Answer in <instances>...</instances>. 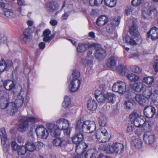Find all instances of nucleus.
<instances>
[{
  "label": "nucleus",
  "instance_id": "obj_1",
  "mask_svg": "<svg viewBox=\"0 0 158 158\" xmlns=\"http://www.w3.org/2000/svg\"><path fill=\"white\" fill-rule=\"evenodd\" d=\"M69 121L64 118H61L56 122V125L53 123H48L46 127L52 136L57 137L60 135V130H64L65 136L68 137L70 135L71 128L69 127Z\"/></svg>",
  "mask_w": 158,
  "mask_h": 158
},
{
  "label": "nucleus",
  "instance_id": "obj_2",
  "mask_svg": "<svg viewBox=\"0 0 158 158\" xmlns=\"http://www.w3.org/2000/svg\"><path fill=\"white\" fill-rule=\"evenodd\" d=\"M76 131H82L85 133H92L96 129V125L93 121L87 120L84 121L80 118L77 121L76 127Z\"/></svg>",
  "mask_w": 158,
  "mask_h": 158
},
{
  "label": "nucleus",
  "instance_id": "obj_3",
  "mask_svg": "<svg viewBox=\"0 0 158 158\" xmlns=\"http://www.w3.org/2000/svg\"><path fill=\"white\" fill-rule=\"evenodd\" d=\"M99 123L100 126L102 127L97 131L96 138L100 142H106L108 140L109 134L105 127L106 124V118L105 117L101 116L99 117Z\"/></svg>",
  "mask_w": 158,
  "mask_h": 158
},
{
  "label": "nucleus",
  "instance_id": "obj_4",
  "mask_svg": "<svg viewBox=\"0 0 158 158\" xmlns=\"http://www.w3.org/2000/svg\"><path fill=\"white\" fill-rule=\"evenodd\" d=\"M38 121L37 118L34 117H27L22 116L19 119V123L18 130L21 132H24L28 129L29 122L36 123Z\"/></svg>",
  "mask_w": 158,
  "mask_h": 158
},
{
  "label": "nucleus",
  "instance_id": "obj_5",
  "mask_svg": "<svg viewBox=\"0 0 158 158\" xmlns=\"http://www.w3.org/2000/svg\"><path fill=\"white\" fill-rule=\"evenodd\" d=\"M15 106L13 102H9L8 98L5 96L0 98V108L2 109L7 108V112L11 115L14 114L15 110Z\"/></svg>",
  "mask_w": 158,
  "mask_h": 158
},
{
  "label": "nucleus",
  "instance_id": "obj_6",
  "mask_svg": "<svg viewBox=\"0 0 158 158\" xmlns=\"http://www.w3.org/2000/svg\"><path fill=\"white\" fill-rule=\"evenodd\" d=\"M142 15L145 18H154L157 15L156 8L153 6H147L143 8L142 10Z\"/></svg>",
  "mask_w": 158,
  "mask_h": 158
},
{
  "label": "nucleus",
  "instance_id": "obj_7",
  "mask_svg": "<svg viewBox=\"0 0 158 158\" xmlns=\"http://www.w3.org/2000/svg\"><path fill=\"white\" fill-rule=\"evenodd\" d=\"M37 136L43 139H46L48 135L47 130L42 125L38 126L35 129Z\"/></svg>",
  "mask_w": 158,
  "mask_h": 158
},
{
  "label": "nucleus",
  "instance_id": "obj_8",
  "mask_svg": "<svg viewBox=\"0 0 158 158\" xmlns=\"http://www.w3.org/2000/svg\"><path fill=\"white\" fill-rule=\"evenodd\" d=\"M81 83V82L79 79H72L69 86V90L72 92L77 91L80 87Z\"/></svg>",
  "mask_w": 158,
  "mask_h": 158
},
{
  "label": "nucleus",
  "instance_id": "obj_9",
  "mask_svg": "<svg viewBox=\"0 0 158 158\" xmlns=\"http://www.w3.org/2000/svg\"><path fill=\"white\" fill-rule=\"evenodd\" d=\"M52 143L54 146L59 148L65 146L68 143L67 140L62 138L55 139L52 140Z\"/></svg>",
  "mask_w": 158,
  "mask_h": 158
},
{
  "label": "nucleus",
  "instance_id": "obj_10",
  "mask_svg": "<svg viewBox=\"0 0 158 158\" xmlns=\"http://www.w3.org/2000/svg\"><path fill=\"white\" fill-rule=\"evenodd\" d=\"M92 53V51H89L87 53L86 58L82 60V63L84 66H87L93 63L94 57Z\"/></svg>",
  "mask_w": 158,
  "mask_h": 158
},
{
  "label": "nucleus",
  "instance_id": "obj_11",
  "mask_svg": "<svg viewBox=\"0 0 158 158\" xmlns=\"http://www.w3.org/2000/svg\"><path fill=\"white\" fill-rule=\"evenodd\" d=\"M154 135L150 131L146 132L144 135V139L147 144H152L155 141Z\"/></svg>",
  "mask_w": 158,
  "mask_h": 158
},
{
  "label": "nucleus",
  "instance_id": "obj_12",
  "mask_svg": "<svg viewBox=\"0 0 158 158\" xmlns=\"http://www.w3.org/2000/svg\"><path fill=\"white\" fill-rule=\"evenodd\" d=\"M75 152L77 153V155H80L81 154L85 152L88 147V145L85 143H80L76 144Z\"/></svg>",
  "mask_w": 158,
  "mask_h": 158
},
{
  "label": "nucleus",
  "instance_id": "obj_13",
  "mask_svg": "<svg viewBox=\"0 0 158 158\" xmlns=\"http://www.w3.org/2000/svg\"><path fill=\"white\" fill-rule=\"evenodd\" d=\"M33 28V27H28L25 30L23 33V35L21 38L23 41L26 42L31 38V33Z\"/></svg>",
  "mask_w": 158,
  "mask_h": 158
},
{
  "label": "nucleus",
  "instance_id": "obj_14",
  "mask_svg": "<svg viewBox=\"0 0 158 158\" xmlns=\"http://www.w3.org/2000/svg\"><path fill=\"white\" fill-rule=\"evenodd\" d=\"M156 113V110L154 107L151 106H146L144 110L145 115L147 118L152 117Z\"/></svg>",
  "mask_w": 158,
  "mask_h": 158
},
{
  "label": "nucleus",
  "instance_id": "obj_15",
  "mask_svg": "<svg viewBox=\"0 0 158 158\" xmlns=\"http://www.w3.org/2000/svg\"><path fill=\"white\" fill-rule=\"evenodd\" d=\"M147 36L154 40L158 38V28L154 27L151 28L147 33Z\"/></svg>",
  "mask_w": 158,
  "mask_h": 158
},
{
  "label": "nucleus",
  "instance_id": "obj_16",
  "mask_svg": "<svg viewBox=\"0 0 158 158\" xmlns=\"http://www.w3.org/2000/svg\"><path fill=\"white\" fill-rule=\"evenodd\" d=\"M21 94V93H19V94L15 102L14 103L15 108V111H14V114L17 111V108L21 107L24 102V98Z\"/></svg>",
  "mask_w": 158,
  "mask_h": 158
},
{
  "label": "nucleus",
  "instance_id": "obj_17",
  "mask_svg": "<svg viewBox=\"0 0 158 158\" xmlns=\"http://www.w3.org/2000/svg\"><path fill=\"white\" fill-rule=\"evenodd\" d=\"M135 98L136 102L140 105L144 106L149 102V101L146 99L141 94H136Z\"/></svg>",
  "mask_w": 158,
  "mask_h": 158
},
{
  "label": "nucleus",
  "instance_id": "obj_18",
  "mask_svg": "<svg viewBox=\"0 0 158 158\" xmlns=\"http://www.w3.org/2000/svg\"><path fill=\"white\" fill-rule=\"evenodd\" d=\"M102 150L108 154H113L115 153L114 144L112 145L109 144H105L101 147Z\"/></svg>",
  "mask_w": 158,
  "mask_h": 158
},
{
  "label": "nucleus",
  "instance_id": "obj_19",
  "mask_svg": "<svg viewBox=\"0 0 158 158\" xmlns=\"http://www.w3.org/2000/svg\"><path fill=\"white\" fill-rule=\"evenodd\" d=\"M94 46V44L89 45L86 43H79L77 48V50L78 52H83L85 51L88 48Z\"/></svg>",
  "mask_w": 158,
  "mask_h": 158
},
{
  "label": "nucleus",
  "instance_id": "obj_20",
  "mask_svg": "<svg viewBox=\"0 0 158 158\" xmlns=\"http://www.w3.org/2000/svg\"><path fill=\"white\" fill-rule=\"evenodd\" d=\"M106 55L105 51L102 48H99L96 50L95 53V56L96 58L99 60L104 59Z\"/></svg>",
  "mask_w": 158,
  "mask_h": 158
},
{
  "label": "nucleus",
  "instance_id": "obj_21",
  "mask_svg": "<svg viewBox=\"0 0 158 158\" xmlns=\"http://www.w3.org/2000/svg\"><path fill=\"white\" fill-rule=\"evenodd\" d=\"M83 137L82 134L79 132L76 133L74 135L72 138V140L73 143L76 144L81 143L82 141Z\"/></svg>",
  "mask_w": 158,
  "mask_h": 158
},
{
  "label": "nucleus",
  "instance_id": "obj_22",
  "mask_svg": "<svg viewBox=\"0 0 158 158\" xmlns=\"http://www.w3.org/2000/svg\"><path fill=\"white\" fill-rule=\"evenodd\" d=\"M27 150L32 152L35 150V142L33 140H28L25 143Z\"/></svg>",
  "mask_w": 158,
  "mask_h": 158
},
{
  "label": "nucleus",
  "instance_id": "obj_23",
  "mask_svg": "<svg viewBox=\"0 0 158 158\" xmlns=\"http://www.w3.org/2000/svg\"><path fill=\"white\" fill-rule=\"evenodd\" d=\"M129 32L133 38H136L139 35V32L137 30V27L135 23H133L132 25L129 28Z\"/></svg>",
  "mask_w": 158,
  "mask_h": 158
},
{
  "label": "nucleus",
  "instance_id": "obj_24",
  "mask_svg": "<svg viewBox=\"0 0 158 158\" xmlns=\"http://www.w3.org/2000/svg\"><path fill=\"white\" fill-rule=\"evenodd\" d=\"M116 97L115 95L111 93H108L105 95V99L109 103H113L115 101Z\"/></svg>",
  "mask_w": 158,
  "mask_h": 158
},
{
  "label": "nucleus",
  "instance_id": "obj_25",
  "mask_svg": "<svg viewBox=\"0 0 158 158\" xmlns=\"http://www.w3.org/2000/svg\"><path fill=\"white\" fill-rule=\"evenodd\" d=\"M108 19L106 16L102 15L100 16L97 20L96 23L99 26H102L106 24L108 22Z\"/></svg>",
  "mask_w": 158,
  "mask_h": 158
},
{
  "label": "nucleus",
  "instance_id": "obj_26",
  "mask_svg": "<svg viewBox=\"0 0 158 158\" xmlns=\"http://www.w3.org/2000/svg\"><path fill=\"white\" fill-rule=\"evenodd\" d=\"M3 86L5 88L8 90L13 89L15 88L14 82L11 81H6L4 82Z\"/></svg>",
  "mask_w": 158,
  "mask_h": 158
},
{
  "label": "nucleus",
  "instance_id": "obj_27",
  "mask_svg": "<svg viewBox=\"0 0 158 158\" xmlns=\"http://www.w3.org/2000/svg\"><path fill=\"white\" fill-rule=\"evenodd\" d=\"M92 150L88 151L86 152L81 154L80 155H77L74 158H88L89 156L90 158H95L94 156V154L92 152Z\"/></svg>",
  "mask_w": 158,
  "mask_h": 158
},
{
  "label": "nucleus",
  "instance_id": "obj_28",
  "mask_svg": "<svg viewBox=\"0 0 158 158\" xmlns=\"http://www.w3.org/2000/svg\"><path fill=\"white\" fill-rule=\"evenodd\" d=\"M97 106V103L94 100H89L87 101V108L91 111L96 110Z\"/></svg>",
  "mask_w": 158,
  "mask_h": 158
},
{
  "label": "nucleus",
  "instance_id": "obj_29",
  "mask_svg": "<svg viewBox=\"0 0 158 158\" xmlns=\"http://www.w3.org/2000/svg\"><path fill=\"white\" fill-rule=\"evenodd\" d=\"M13 63L11 61H9L7 64L5 61L3 60L0 62V73L3 72L6 67L12 65Z\"/></svg>",
  "mask_w": 158,
  "mask_h": 158
},
{
  "label": "nucleus",
  "instance_id": "obj_30",
  "mask_svg": "<svg viewBox=\"0 0 158 158\" xmlns=\"http://www.w3.org/2000/svg\"><path fill=\"white\" fill-rule=\"evenodd\" d=\"M131 144L136 148L139 149L142 147L143 143L140 139L137 138L132 139Z\"/></svg>",
  "mask_w": 158,
  "mask_h": 158
},
{
  "label": "nucleus",
  "instance_id": "obj_31",
  "mask_svg": "<svg viewBox=\"0 0 158 158\" xmlns=\"http://www.w3.org/2000/svg\"><path fill=\"white\" fill-rule=\"evenodd\" d=\"M117 70L118 73L121 75H124L128 73L129 70L125 66L119 65L117 67Z\"/></svg>",
  "mask_w": 158,
  "mask_h": 158
},
{
  "label": "nucleus",
  "instance_id": "obj_32",
  "mask_svg": "<svg viewBox=\"0 0 158 158\" xmlns=\"http://www.w3.org/2000/svg\"><path fill=\"white\" fill-rule=\"evenodd\" d=\"M49 10L50 12H54L56 10H58L59 8V5L56 2L52 1L49 6Z\"/></svg>",
  "mask_w": 158,
  "mask_h": 158
},
{
  "label": "nucleus",
  "instance_id": "obj_33",
  "mask_svg": "<svg viewBox=\"0 0 158 158\" xmlns=\"http://www.w3.org/2000/svg\"><path fill=\"white\" fill-rule=\"evenodd\" d=\"M152 89L150 88L147 87L143 92L142 95L146 99L149 101V99L152 94Z\"/></svg>",
  "mask_w": 158,
  "mask_h": 158
},
{
  "label": "nucleus",
  "instance_id": "obj_34",
  "mask_svg": "<svg viewBox=\"0 0 158 158\" xmlns=\"http://www.w3.org/2000/svg\"><path fill=\"white\" fill-rule=\"evenodd\" d=\"M115 152L120 153L124 151L123 145L120 143H115L114 144Z\"/></svg>",
  "mask_w": 158,
  "mask_h": 158
},
{
  "label": "nucleus",
  "instance_id": "obj_35",
  "mask_svg": "<svg viewBox=\"0 0 158 158\" xmlns=\"http://www.w3.org/2000/svg\"><path fill=\"white\" fill-rule=\"evenodd\" d=\"M127 77L130 81L134 82L138 81L139 78V76L132 73L127 74Z\"/></svg>",
  "mask_w": 158,
  "mask_h": 158
},
{
  "label": "nucleus",
  "instance_id": "obj_36",
  "mask_svg": "<svg viewBox=\"0 0 158 158\" xmlns=\"http://www.w3.org/2000/svg\"><path fill=\"white\" fill-rule=\"evenodd\" d=\"M143 85L141 82L135 83L132 87V89L135 91L140 92L143 88Z\"/></svg>",
  "mask_w": 158,
  "mask_h": 158
},
{
  "label": "nucleus",
  "instance_id": "obj_37",
  "mask_svg": "<svg viewBox=\"0 0 158 158\" xmlns=\"http://www.w3.org/2000/svg\"><path fill=\"white\" fill-rule=\"evenodd\" d=\"M143 83H145L149 87L152 85L154 82V79L152 77H144L143 80Z\"/></svg>",
  "mask_w": 158,
  "mask_h": 158
},
{
  "label": "nucleus",
  "instance_id": "obj_38",
  "mask_svg": "<svg viewBox=\"0 0 158 158\" xmlns=\"http://www.w3.org/2000/svg\"><path fill=\"white\" fill-rule=\"evenodd\" d=\"M116 58L114 56L111 57L107 60V65L110 68L115 66L116 64Z\"/></svg>",
  "mask_w": 158,
  "mask_h": 158
},
{
  "label": "nucleus",
  "instance_id": "obj_39",
  "mask_svg": "<svg viewBox=\"0 0 158 158\" xmlns=\"http://www.w3.org/2000/svg\"><path fill=\"white\" fill-rule=\"evenodd\" d=\"M4 15L7 17L11 18L15 17V15L13 11L10 9H7L4 12Z\"/></svg>",
  "mask_w": 158,
  "mask_h": 158
},
{
  "label": "nucleus",
  "instance_id": "obj_40",
  "mask_svg": "<svg viewBox=\"0 0 158 158\" xmlns=\"http://www.w3.org/2000/svg\"><path fill=\"white\" fill-rule=\"evenodd\" d=\"M126 91V83L120 81V85L119 89L118 90V93L120 94H124Z\"/></svg>",
  "mask_w": 158,
  "mask_h": 158
},
{
  "label": "nucleus",
  "instance_id": "obj_41",
  "mask_svg": "<svg viewBox=\"0 0 158 158\" xmlns=\"http://www.w3.org/2000/svg\"><path fill=\"white\" fill-rule=\"evenodd\" d=\"M130 69L132 72L137 73H140L142 70L141 68L136 65L131 66Z\"/></svg>",
  "mask_w": 158,
  "mask_h": 158
},
{
  "label": "nucleus",
  "instance_id": "obj_42",
  "mask_svg": "<svg viewBox=\"0 0 158 158\" xmlns=\"http://www.w3.org/2000/svg\"><path fill=\"white\" fill-rule=\"evenodd\" d=\"M70 98L68 96H65L64 98V100L62 103V106L64 108L68 107L70 104Z\"/></svg>",
  "mask_w": 158,
  "mask_h": 158
},
{
  "label": "nucleus",
  "instance_id": "obj_43",
  "mask_svg": "<svg viewBox=\"0 0 158 158\" xmlns=\"http://www.w3.org/2000/svg\"><path fill=\"white\" fill-rule=\"evenodd\" d=\"M27 151V150L26 149V146H20L18 148L16 152H17L19 155H24L26 153Z\"/></svg>",
  "mask_w": 158,
  "mask_h": 158
},
{
  "label": "nucleus",
  "instance_id": "obj_44",
  "mask_svg": "<svg viewBox=\"0 0 158 158\" xmlns=\"http://www.w3.org/2000/svg\"><path fill=\"white\" fill-rule=\"evenodd\" d=\"M51 33V31L48 29H47L45 30L43 33V35H44V38L43 40L44 42H47L48 40V39L49 36V35Z\"/></svg>",
  "mask_w": 158,
  "mask_h": 158
},
{
  "label": "nucleus",
  "instance_id": "obj_45",
  "mask_svg": "<svg viewBox=\"0 0 158 158\" xmlns=\"http://www.w3.org/2000/svg\"><path fill=\"white\" fill-rule=\"evenodd\" d=\"M152 99L154 103H157V107L158 108V90H154L152 97Z\"/></svg>",
  "mask_w": 158,
  "mask_h": 158
},
{
  "label": "nucleus",
  "instance_id": "obj_46",
  "mask_svg": "<svg viewBox=\"0 0 158 158\" xmlns=\"http://www.w3.org/2000/svg\"><path fill=\"white\" fill-rule=\"evenodd\" d=\"M104 1L106 5L110 7H113L116 4V0H104Z\"/></svg>",
  "mask_w": 158,
  "mask_h": 158
},
{
  "label": "nucleus",
  "instance_id": "obj_47",
  "mask_svg": "<svg viewBox=\"0 0 158 158\" xmlns=\"http://www.w3.org/2000/svg\"><path fill=\"white\" fill-rule=\"evenodd\" d=\"M10 147L14 151H16L20 146L15 141H12L10 142Z\"/></svg>",
  "mask_w": 158,
  "mask_h": 158
},
{
  "label": "nucleus",
  "instance_id": "obj_48",
  "mask_svg": "<svg viewBox=\"0 0 158 158\" xmlns=\"http://www.w3.org/2000/svg\"><path fill=\"white\" fill-rule=\"evenodd\" d=\"M103 1V0H89V2L91 5L97 6L101 4Z\"/></svg>",
  "mask_w": 158,
  "mask_h": 158
},
{
  "label": "nucleus",
  "instance_id": "obj_49",
  "mask_svg": "<svg viewBox=\"0 0 158 158\" xmlns=\"http://www.w3.org/2000/svg\"><path fill=\"white\" fill-rule=\"evenodd\" d=\"M140 126L139 127H145L147 124L148 122L146 121V119L144 117L141 116L140 119H139Z\"/></svg>",
  "mask_w": 158,
  "mask_h": 158
},
{
  "label": "nucleus",
  "instance_id": "obj_50",
  "mask_svg": "<svg viewBox=\"0 0 158 158\" xmlns=\"http://www.w3.org/2000/svg\"><path fill=\"white\" fill-rule=\"evenodd\" d=\"M120 81L114 83L112 87V90L118 93L119 89Z\"/></svg>",
  "mask_w": 158,
  "mask_h": 158
},
{
  "label": "nucleus",
  "instance_id": "obj_51",
  "mask_svg": "<svg viewBox=\"0 0 158 158\" xmlns=\"http://www.w3.org/2000/svg\"><path fill=\"white\" fill-rule=\"evenodd\" d=\"M144 1V0H132L131 3L134 6H137L141 5Z\"/></svg>",
  "mask_w": 158,
  "mask_h": 158
},
{
  "label": "nucleus",
  "instance_id": "obj_52",
  "mask_svg": "<svg viewBox=\"0 0 158 158\" xmlns=\"http://www.w3.org/2000/svg\"><path fill=\"white\" fill-rule=\"evenodd\" d=\"M125 40L126 42L131 45H134L136 44L135 41L129 36H127Z\"/></svg>",
  "mask_w": 158,
  "mask_h": 158
},
{
  "label": "nucleus",
  "instance_id": "obj_53",
  "mask_svg": "<svg viewBox=\"0 0 158 158\" xmlns=\"http://www.w3.org/2000/svg\"><path fill=\"white\" fill-rule=\"evenodd\" d=\"M139 116V114L136 112H133L129 116V118L130 120L132 121Z\"/></svg>",
  "mask_w": 158,
  "mask_h": 158
},
{
  "label": "nucleus",
  "instance_id": "obj_54",
  "mask_svg": "<svg viewBox=\"0 0 158 158\" xmlns=\"http://www.w3.org/2000/svg\"><path fill=\"white\" fill-rule=\"evenodd\" d=\"M95 98L97 101L99 102L103 103L105 101V95H104L103 94L96 97Z\"/></svg>",
  "mask_w": 158,
  "mask_h": 158
},
{
  "label": "nucleus",
  "instance_id": "obj_55",
  "mask_svg": "<svg viewBox=\"0 0 158 158\" xmlns=\"http://www.w3.org/2000/svg\"><path fill=\"white\" fill-rule=\"evenodd\" d=\"M7 41L6 37L3 34H0V44L5 43Z\"/></svg>",
  "mask_w": 158,
  "mask_h": 158
},
{
  "label": "nucleus",
  "instance_id": "obj_56",
  "mask_svg": "<svg viewBox=\"0 0 158 158\" xmlns=\"http://www.w3.org/2000/svg\"><path fill=\"white\" fill-rule=\"evenodd\" d=\"M135 129L134 126L132 124H129L127 128V131L128 133H132Z\"/></svg>",
  "mask_w": 158,
  "mask_h": 158
},
{
  "label": "nucleus",
  "instance_id": "obj_57",
  "mask_svg": "<svg viewBox=\"0 0 158 158\" xmlns=\"http://www.w3.org/2000/svg\"><path fill=\"white\" fill-rule=\"evenodd\" d=\"M73 76V79L74 78L79 79L80 76L79 72L78 71H74L72 74Z\"/></svg>",
  "mask_w": 158,
  "mask_h": 158
},
{
  "label": "nucleus",
  "instance_id": "obj_58",
  "mask_svg": "<svg viewBox=\"0 0 158 158\" xmlns=\"http://www.w3.org/2000/svg\"><path fill=\"white\" fill-rule=\"evenodd\" d=\"M35 150L39 149L42 148L43 146V143L40 141L35 142Z\"/></svg>",
  "mask_w": 158,
  "mask_h": 158
},
{
  "label": "nucleus",
  "instance_id": "obj_59",
  "mask_svg": "<svg viewBox=\"0 0 158 158\" xmlns=\"http://www.w3.org/2000/svg\"><path fill=\"white\" fill-rule=\"evenodd\" d=\"M141 118V116H140L139 117L137 118L136 119L133 121V123L134 125L137 127H139L140 126L139 123V119Z\"/></svg>",
  "mask_w": 158,
  "mask_h": 158
},
{
  "label": "nucleus",
  "instance_id": "obj_60",
  "mask_svg": "<svg viewBox=\"0 0 158 158\" xmlns=\"http://www.w3.org/2000/svg\"><path fill=\"white\" fill-rule=\"evenodd\" d=\"M131 101V100H129L128 101H126L124 103L126 108L128 110H130L131 109L132 104Z\"/></svg>",
  "mask_w": 158,
  "mask_h": 158
},
{
  "label": "nucleus",
  "instance_id": "obj_61",
  "mask_svg": "<svg viewBox=\"0 0 158 158\" xmlns=\"http://www.w3.org/2000/svg\"><path fill=\"white\" fill-rule=\"evenodd\" d=\"M153 66L155 71L158 72V58L155 60Z\"/></svg>",
  "mask_w": 158,
  "mask_h": 158
},
{
  "label": "nucleus",
  "instance_id": "obj_62",
  "mask_svg": "<svg viewBox=\"0 0 158 158\" xmlns=\"http://www.w3.org/2000/svg\"><path fill=\"white\" fill-rule=\"evenodd\" d=\"M0 131L1 133L0 134L1 137L7 136L5 130L4 128H1L0 129Z\"/></svg>",
  "mask_w": 158,
  "mask_h": 158
},
{
  "label": "nucleus",
  "instance_id": "obj_63",
  "mask_svg": "<svg viewBox=\"0 0 158 158\" xmlns=\"http://www.w3.org/2000/svg\"><path fill=\"white\" fill-rule=\"evenodd\" d=\"M121 18L118 16H115L114 18V21L115 22V25L116 26L118 25L120 23Z\"/></svg>",
  "mask_w": 158,
  "mask_h": 158
},
{
  "label": "nucleus",
  "instance_id": "obj_64",
  "mask_svg": "<svg viewBox=\"0 0 158 158\" xmlns=\"http://www.w3.org/2000/svg\"><path fill=\"white\" fill-rule=\"evenodd\" d=\"M132 9L130 7H127L125 9V13L127 15H129L132 12Z\"/></svg>",
  "mask_w": 158,
  "mask_h": 158
}]
</instances>
